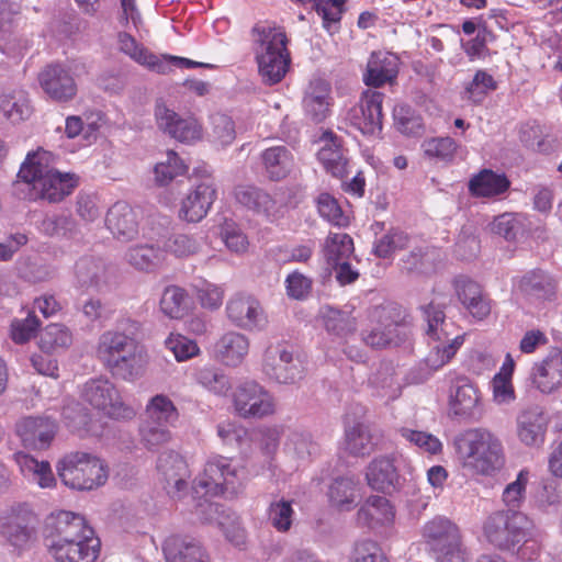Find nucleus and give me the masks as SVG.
Returning <instances> with one entry per match:
<instances>
[{"label":"nucleus","mask_w":562,"mask_h":562,"mask_svg":"<svg viewBox=\"0 0 562 562\" xmlns=\"http://www.w3.org/2000/svg\"><path fill=\"white\" fill-rule=\"evenodd\" d=\"M532 521L516 509L491 513L483 522V536L494 549L532 561L540 551V543L532 536Z\"/></svg>","instance_id":"obj_1"},{"label":"nucleus","mask_w":562,"mask_h":562,"mask_svg":"<svg viewBox=\"0 0 562 562\" xmlns=\"http://www.w3.org/2000/svg\"><path fill=\"white\" fill-rule=\"evenodd\" d=\"M18 177L27 186L31 200L50 203L60 202L78 186V177L58 171L53 165V155L42 149L27 154Z\"/></svg>","instance_id":"obj_2"},{"label":"nucleus","mask_w":562,"mask_h":562,"mask_svg":"<svg viewBox=\"0 0 562 562\" xmlns=\"http://www.w3.org/2000/svg\"><path fill=\"white\" fill-rule=\"evenodd\" d=\"M453 446L464 468L490 475L505 464L499 438L485 428L467 429L453 439Z\"/></svg>","instance_id":"obj_3"},{"label":"nucleus","mask_w":562,"mask_h":562,"mask_svg":"<svg viewBox=\"0 0 562 562\" xmlns=\"http://www.w3.org/2000/svg\"><path fill=\"white\" fill-rule=\"evenodd\" d=\"M252 36L262 81L269 86L279 83L285 77L291 64L285 33L274 27L256 25L252 29Z\"/></svg>","instance_id":"obj_4"},{"label":"nucleus","mask_w":562,"mask_h":562,"mask_svg":"<svg viewBox=\"0 0 562 562\" xmlns=\"http://www.w3.org/2000/svg\"><path fill=\"white\" fill-rule=\"evenodd\" d=\"M57 474L66 486L78 491H91L108 480L104 463L95 456L81 451L64 456L57 463Z\"/></svg>","instance_id":"obj_5"},{"label":"nucleus","mask_w":562,"mask_h":562,"mask_svg":"<svg viewBox=\"0 0 562 562\" xmlns=\"http://www.w3.org/2000/svg\"><path fill=\"white\" fill-rule=\"evenodd\" d=\"M402 311L395 304L375 306L371 312L372 326L362 330L361 340L373 349L396 347L406 338L402 330Z\"/></svg>","instance_id":"obj_6"},{"label":"nucleus","mask_w":562,"mask_h":562,"mask_svg":"<svg viewBox=\"0 0 562 562\" xmlns=\"http://www.w3.org/2000/svg\"><path fill=\"white\" fill-rule=\"evenodd\" d=\"M262 371L272 381L293 384L304 376L303 361L284 341L270 344L263 353Z\"/></svg>","instance_id":"obj_7"},{"label":"nucleus","mask_w":562,"mask_h":562,"mask_svg":"<svg viewBox=\"0 0 562 562\" xmlns=\"http://www.w3.org/2000/svg\"><path fill=\"white\" fill-rule=\"evenodd\" d=\"M36 515L25 504H19L0 516V537L21 552L36 540Z\"/></svg>","instance_id":"obj_8"},{"label":"nucleus","mask_w":562,"mask_h":562,"mask_svg":"<svg viewBox=\"0 0 562 562\" xmlns=\"http://www.w3.org/2000/svg\"><path fill=\"white\" fill-rule=\"evenodd\" d=\"M238 472L232 467L229 459L215 456L207 460L203 474L194 481L195 494L203 496H218L235 494L237 492Z\"/></svg>","instance_id":"obj_9"},{"label":"nucleus","mask_w":562,"mask_h":562,"mask_svg":"<svg viewBox=\"0 0 562 562\" xmlns=\"http://www.w3.org/2000/svg\"><path fill=\"white\" fill-rule=\"evenodd\" d=\"M233 402L236 413L243 418H262L274 413L272 395L255 381L238 385Z\"/></svg>","instance_id":"obj_10"},{"label":"nucleus","mask_w":562,"mask_h":562,"mask_svg":"<svg viewBox=\"0 0 562 562\" xmlns=\"http://www.w3.org/2000/svg\"><path fill=\"white\" fill-rule=\"evenodd\" d=\"M45 531L46 538L52 539L50 544L88 540L94 536V530L87 525L82 516L65 510L52 514L46 519Z\"/></svg>","instance_id":"obj_11"},{"label":"nucleus","mask_w":562,"mask_h":562,"mask_svg":"<svg viewBox=\"0 0 562 562\" xmlns=\"http://www.w3.org/2000/svg\"><path fill=\"white\" fill-rule=\"evenodd\" d=\"M139 327V323L127 318L120 321L115 330L104 331L100 336L97 347V356L102 364L137 345L135 335Z\"/></svg>","instance_id":"obj_12"},{"label":"nucleus","mask_w":562,"mask_h":562,"mask_svg":"<svg viewBox=\"0 0 562 562\" xmlns=\"http://www.w3.org/2000/svg\"><path fill=\"white\" fill-rule=\"evenodd\" d=\"M155 119L158 128L178 142L192 143L202 136V126L195 119L181 117L161 100L156 102Z\"/></svg>","instance_id":"obj_13"},{"label":"nucleus","mask_w":562,"mask_h":562,"mask_svg":"<svg viewBox=\"0 0 562 562\" xmlns=\"http://www.w3.org/2000/svg\"><path fill=\"white\" fill-rule=\"evenodd\" d=\"M81 397L95 409L110 417L121 416L123 403L115 385L106 378L88 380L82 387Z\"/></svg>","instance_id":"obj_14"},{"label":"nucleus","mask_w":562,"mask_h":562,"mask_svg":"<svg viewBox=\"0 0 562 562\" xmlns=\"http://www.w3.org/2000/svg\"><path fill=\"white\" fill-rule=\"evenodd\" d=\"M38 82L48 98L56 102H68L77 94V83L70 70L60 64L47 65L38 74Z\"/></svg>","instance_id":"obj_15"},{"label":"nucleus","mask_w":562,"mask_h":562,"mask_svg":"<svg viewBox=\"0 0 562 562\" xmlns=\"http://www.w3.org/2000/svg\"><path fill=\"white\" fill-rule=\"evenodd\" d=\"M15 429L25 448L45 450L52 445L58 426L49 417L29 416L16 423Z\"/></svg>","instance_id":"obj_16"},{"label":"nucleus","mask_w":562,"mask_h":562,"mask_svg":"<svg viewBox=\"0 0 562 562\" xmlns=\"http://www.w3.org/2000/svg\"><path fill=\"white\" fill-rule=\"evenodd\" d=\"M384 94L379 91L367 90L362 93L359 109L353 110L352 124L363 135H376L382 131V103Z\"/></svg>","instance_id":"obj_17"},{"label":"nucleus","mask_w":562,"mask_h":562,"mask_svg":"<svg viewBox=\"0 0 562 562\" xmlns=\"http://www.w3.org/2000/svg\"><path fill=\"white\" fill-rule=\"evenodd\" d=\"M549 419L542 407L538 405L522 409L516 418V432L521 443L527 447H539L544 441Z\"/></svg>","instance_id":"obj_18"},{"label":"nucleus","mask_w":562,"mask_h":562,"mask_svg":"<svg viewBox=\"0 0 562 562\" xmlns=\"http://www.w3.org/2000/svg\"><path fill=\"white\" fill-rule=\"evenodd\" d=\"M114 269L100 258L82 257L75 265V278L80 288L102 291L111 283Z\"/></svg>","instance_id":"obj_19"},{"label":"nucleus","mask_w":562,"mask_h":562,"mask_svg":"<svg viewBox=\"0 0 562 562\" xmlns=\"http://www.w3.org/2000/svg\"><path fill=\"white\" fill-rule=\"evenodd\" d=\"M216 199V189L212 180L196 184L182 200L179 217L188 223H198L204 218Z\"/></svg>","instance_id":"obj_20"},{"label":"nucleus","mask_w":562,"mask_h":562,"mask_svg":"<svg viewBox=\"0 0 562 562\" xmlns=\"http://www.w3.org/2000/svg\"><path fill=\"white\" fill-rule=\"evenodd\" d=\"M229 321L243 329L259 328L265 323L263 311L259 302L250 295H236L226 305Z\"/></svg>","instance_id":"obj_21"},{"label":"nucleus","mask_w":562,"mask_h":562,"mask_svg":"<svg viewBox=\"0 0 562 562\" xmlns=\"http://www.w3.org/2000/svg\"><path fill=\"white\" fill-rule=\"evenodd\" d=\"M533 383L542 393H551L562 386V350L552 347L547 356L532 367Z\"/></svg>","instance_id":"obj_22"},{"label":"nucleus","mask_w":562,"mask_h":562,"mask_svg":"<svg viewBox=\"0 0 562 562\" xmlns=\"http://www.w3.org/2000/svg\"><path fill=\"white\" fill-rule=\"evenodd\" d=\"M147 364V355L139 344L103 364L115 379L133 382L139 379Z\"/></svg>","instance_id":"obj_23"},{"label":"nucleus","mask_w":562,"mask_h":562,"mask_svg":"<svg viewBox=\"0 0 562 562\" xmlns=\"http://www.w3.org/2000/svg\"><path fill=\"white\" fill-rule=\"evenodd\" d=\"M157 469L165 481V490L171 497H179L187 488L188 469L184 460L173 451L162 452L157 460Z\"/></svg>","instance_id":"obj_24"},{"label":"nucleus","mask_w":562,"mask_h":562,"mask_svg":"<svg viewBox=\"0 0 562 562\" xmlns=\"http://www.w3.org/2000/svg\"><path fill=\"white\" fill-rule=\"evenodd\" d=\"M454 289L459 301L474 318L482 321L490 315V301L477 282L460 276L454 279Z\"/></svg>","instance_id":"obj_25"},{"label":"nucleus","mask_w":562,"mask_h":562,"mask_svg":"<svg viewBox=\"0 0 562 562\" xmlns=\"http://www.w3.org/2000/svg\"><path fill=\"white\" fill-rule=\"evenodd\" d=\"M105 225L113 236L121 241H130L138 234L136 213L125 202H116L109 209Z\"/></svg>","instance_id":"obj_26"},{"label":"nucleus","mask_w":562,"mask_h":562,"mask_svg":"<svg viewBox=\"0 0 562 562\" xmlns=\"http://www.w3.org/2000/svg\"><path fill=\"white\" fill-rule=\"evenodd\" d=\"M517 286L525 296L541 301L554 300L558 291L554 277L539 268L527 271Z\"/></svg>","instance_id":"obj_27"},{"label":"nucleus","mask_w":562,"mask_h":562,"mask_svg":"<svg viewBox=\"0 0 562 562\" xmlns=\"http://www.w3.org/2000/svg\"><path fill=\"white\" fill-rule=\"evenodd\" d=\"M463 344V336H457L449 345H436L431 348L419 369L412 371L411 380L413 383H424L429 379L432 372L442 368L456 355L457 350Z\"/></svg>","instance_id":"obj_28"},{"label":"nucleus","mask_w":562,"mask_h":562,"mask_svg":"<svg viewBox=\"0 0 562 562\" xmlns=\"http://www.w3.org/2000/svg\"><path fill=\"white\" fill-rule=\"evenodd\" d=\"M166 562H209L200 541L191 537L172 536L164 544Z\"/></svg>","instance_id":"obj_29"},{"label":"nucleus","mask_w":562,"mask_h":562,"mask_svg":"<svg viewBox=\"0 0 562 562\" xmlns=\"http://www.w3.org/2000/svg\"><path fill=\"white\" fill-rule=\"evenodd\" d=\"M57 562H95L100 552V540L94 536L64 544H49Z\"/></svg>","instance_id":"obj_30"},{"label":"nucleus","mask_w":562,"mask_h":562,"mask_svg":"<svg viewBox=\"0 0 562 562\" xmlns=\"http://www.w3.org/2000/svg\"><path fill=\"white\" fill-rule=\"evenodd\" d=\"M424 537L434 553L447 548H456V543L461 542L459 528L443 517H436L428 521L424 527Z\"/></svg>","instance_id":"obj_31"},{"label":"nucleus","mask_w":562,"mask_h":562,"mask_svg":"<svg viewBox=\"0 0 562 562\" xmlns=\"http://www.w3.org/2000/svg\"><path fill=\"white\" fill-rule=\"evenodd\" d=\"M398 74L396 56L387 53H372L367 71L363 75L364 83L369 87H381L392 82Z\"/></svg>","instance_id":"obj_32"},{"label":"nucleus","mask_w":562,"mask_h":562,"mask_svg":"<svg viewBox=\"0 0 562 562\" xmlns=\"http://www.w3.org/2000/svg\"><path fill=\"white\" fill-rule=\"evenodd\" d=\"M367 482L373 490L389 493L396 488L398 473L391 457L373 459L367 468Z\"/></svg>","instance_id":"obj_33"},{"label":"nucleus","mask_w":562,"mask_h":562,"mask_svg":"<svg viewBox=\"0 0 562 562\" xmlns=\"http://www.w3.org/2000/svg\"><path fill=\"white\" fill-rule=\"evenodd\" d=\"M249 341L243 334L228 331L215 344V357L228 367L239 366L248 353Z\"/></svg>","instance_id":"obj_34"},{"label":"nucleus","mask_w":562,"mask_h":562,"mask_svg":"<svg viewBox=\"0 0 562 562\" xmlns=\"http://www.w3.org/2000/svg\"><path fill=\"white\" fill-rule=\"evenodd\" d=\"M479 403L476 387L467 376H459L451 386L450 405L453 414L461 417H471Z\"/></svg>","instance_id":"obj_35"},{"label":"nucleus","mask_w":562,"mask_h":562,"mask_svg":"<svg viewBox=\"0 0 562 562\" xmlns=\"http://www.w3.org/2000/svg\"><path fill=\"white\" fill-rule=\"evenodd\" d=\"M261 162L266 176L271 181H280L286 178L294 165L291 150L285 146H273L261 153Z\"/></svg>","instance_id":"obj_36"},{"label":"nucleus","mask_w":562,"mask_h":562,"mask_svg":"<svg viewBox=\"0 0 562 562\" xmlns=\"http://www.w3.org/2000/svg\"><path fill=\"white\" fill-rule=\"evenodd\" d=\"M510 181L504 173L483 169L469 181V191L473 196L490 198L503 194L508 190Z\"/></svg>","instance_id":"obj_37"},{"label":"nucleus","mask_w":562,"mask_h":562,"mask_svg":"<svg viewBox=\"0 0 562 562\" xmlns=\"http://www.w3.org/2000/svg\"><path fill=\"white\" fill-rule=\"evenodd\" d=\"M119 43L121 50L138 64L144 65L158 74H167L169 71V63L166 58H160L159 56L148 52L128 33H120Z\"/></svg>","instance_id":"obj_38"},{"label":"nucleus","mask_w":562,"mask_h":562,"mask_svg":"<svg viewBox=\"0 0 562 562\" xmlns=\"http://www.w3.org/2000/svg\"><path fill=\"white\" fill-rule=\"evenodd\" d=\"M324 146L318 150L317 158L324 168L336 178H342L346 172V159L344 158L337 136L326 131L323 133Z\"/></svg>","instance_id":"obj_39"},{"label":"nucleus","mask_w":562,"mask_h":562,"mask_svg":"<svg viewBox=\"0 0 562 562\" xmlns=\"http://www.w3.org/2000/svg\"><path fill=\"white\" fill-rule=\"evenodd\" d=\"M0 112L12 123H20L31 116L32 106L26 93L19 90L0 95Z\"/></svg>","instance_id":"obj_40"},{"label":"nucleus","mask_w":562,"mask_h":562,"mask_svg":"<svg viewBox=\"0 0 562 562\" xmlns=\"http://www.w3.org/2000/svg\"><path fill=\"white\" fill-rule=\"evenodd\" d=\"M370 385L381 392V395L394 398L398 395L401 383L396 368L391 361H383L369 379Z\"/></svg>","instance_id":"obj_41"},{"label":"nucleus","mask_w":562,"mask_h":562,"mask_svg":"<svg viewBox=\"0 0 562 562\" xmlns=\"http://www.w3.org/2000/svg\"><path fill=\"white\" fill-rule=\"evenodd\" d=\"M234 195L239 204L257 213H268L274 205L271 195L255 186H237Z\"/></svg>","instance_id":"obj_42"},{"label":"nucleus","mask_w":562,"mask_h":562,"mask_svg":"<svg viewBox=\"0 0 562 562\" xmlns=\"http://www.w3.org/2000/svg\"><path fill=\"white\" fill-rule=\"evenodd\" d=\"M440 261V251L436 247H417L403 258L404 268L409 272L429 273Z\"/></svg>","instance_id":"obj_43"},{"label":"nucleus","mask_w":562,"mask_h":562,"mask_svg":"<svg viewBox=\"0 0 562 562\" xmlns=\"http://www.w3.org/2000/svg\"><path fill=\"white\" fill-rule=\"evenodd\" d=\"M323 318L326 330L333 335L348 337L356 331V318L350 311L326 306L323 311Z\"/></svg>","instance_id":"obj_44"},{"label":"nucleus","mask_w":562,"mask_h":562,"mask_svg":"<svg viewBox=\"0 0 562 562\" xmlns=\"http://www.w3.org/2000/svg\"><path fill=\"white\" fill-rule=\"evenodd\" d=\"M374 443L367 426L357 423L345 430V449L352 456L364 457L372 452Z\"/></svg>","instance_id":"obj_45"},{"label":"nucleus","mask_w":562,"mask_h":562,"mask_svg":"<svg viewBox=\"0 0 562 562\" xmlns=\"http://www.w3.org/2000/svg\"><path fill=\"white\" fill-rule=\"evenodd\" d=\"M514 369L515 362L510 355H507L501 371L495 374L492 381L494 401L498 404H508L515 400V391L512 384Z\"/></svg>","instance_id":"obj_46"},{"label":"nucleus","mask_w":562,"mask_h":562,"mask_svg":"<svg viewBox=\"0 0 562 562\" xmlns=\"http://www.w3.org/2000/svg\"><path fill=\"white\" fill-rule=\"evenodd\" d=\"M353 251V241L348 234L330 233L326 238L324 256L328 266L347 261Z\"/></svg>","instance_id":"obj_47"},{"label":"nucleus","mask_w":562,"mask_h":562,"mask_svg":"<svg viewBox=\"0 0 562 562\" xmlns=\"http://www.w3.org/2000/svg\"><path fill=\"white\" fill-rule=\"evenodd\" d=\"M161 312L170 318H182L189 311V296L184 289L169 285L160 299Z\"/></svg>","instance_id":"obj_48"},{"label":"nucleus","mask_w":562,"mask_h":562,"mask_svg":"<svg viewBox=\"0 0 562 562\" xmlns=\"http://www.w3.org/2000/svg\"><path fill=\"white\" fill-rule=\"evenodd\" d=\"M331 504L340 509L349 510L357 497V484L352 477H336L328 492Z\"/></svg>","instance_id":"obj_49"},{"label":"nucleus","mask_w":562,"mask_h":562,"mask_svg":"<svg viewBox=\"0 0 562 562\" xmlns=\"http://www.w3.org/2000/svg\"><path fill=\"white\" fill-rule=\"evenodd\" d=\"M72 341L69 329L61 324L47 325L40 335V348L50 353L58 348H67Z\"/></svg>","instance_id":"obj_50"},{"label":"nucleus","mask_w":562,"mask_h":562,"mask_svg":"<svg viewBox=\"0 0 562 562\" xmlns=\"http://www.w3.org/2000/svg\"><path fill=\"white\" fill-rule=\"evenodd\" d=\"M44 234L50 237H72L77 234V223L69 214L46 216L41 224Z\"/></svg>","instance_id":"obj_51"},{"label":"nucleus","mask_w":562,"mask_h":562,"mask_svg":"<svg viewBox=\"0 0 562 562\" xmlns=\"http://www.w3.org/2000/svg\"><path fill=\"white\" fill-rule=\"evenodd\" d=\"M394 124L405 135H419L423 132V120L407 104H397L393 109Z\"/></svg>","instance_id":"obj_52"},{"label":"nucleus","mask_w":562,"mask_h":562,"mask_svg":"<svg viewBox=\"0 0 562 562\" xmlns=\"http://www.w3.org/2000/svg\"><path fill=\"white\" fill-rule=\"evenodd\" d=\"M125 258L136 269L148 271L158 266L161 255L154 246L140 245L130 248Z\"/></svg>","instance_id":"obj_53"},{"label":"nucleus","mask_w":562,"mask_h":562,"mask_svg":"<svg viewBox=\"0 0 562 562\" xmlns=\"http://www.w3.org/2000/svg\"><path fill=\"white\" fill-rule=\"evenodd\" d=\"M186 170L187 167L178 157L177 153L169 150L167 153V160L158 162L155 166V180L159 186H167L177 176L184 173Z\"/></svg>","instance_id":"obj_54"},{"label":"nucleus","mask_w":562,"mask_h":562,"mask_svg":"<svg viewBox=\"0 0 562 562\" xmlns=\"http://www.w3.org/2000/svg\"><path fill=\"white\" fill-rule=\"evenodd\" d=\"M409 237L401 229L392 228L383 235L374 245V255L379 258H387L394 251L405 248L408 245Z\"/></svg>","instance_id":"obj_55"},{"label":"nucleus","mask_w":562,"mask_h":562,"mask_svg":"<svg viewBox=\"0 0 562 562\" xmlns=\"http://www.w3.org/2000/svg\"><path fill=\"white\" fill-rule=\"evenodd\" d=\"M210 136L221 146H227L233 143L236 137L235 124L232 117L223 113L211 115Z\"/></svg>","instance_id":"obj_56"},{"label":"nucleus","mask_w":562,"mask_h":562,"mask_svg":"<svg viewBox=\"0 0 562 562\" xmlns=\"http://www.w3.org/2000/svg\"><path fill=\"white\" fill-rule=\"evenodd\" d=\"M200 244L187 234H171L164 241V249L177 258L189 257L198 252Z\"/></svg>","instance_id":"obj_57"},{"label":"nucleus","mask_w":562,"mask_h":562,"mask_svg":"<svg viewBox=\"0 0 562 562\" xmlns=\"http://www.w3.org/2000/svg\"><path fill=\"white\" fill-rule=\"evenodd\" d=\"M293 509L290 501L279 499L270 503L268 519L281 532H285L292 525Z\"/></svg>","instance_id":"obj_58"},{"label":"nucleus","mask_w":562,"mask_h":562,"mask_svg":"<svg viewBox=\"0 0 562 562\" xmlns=\"http://www.w3.org/2000/svg\"><path fill=\"white\" fill-rule=\"evenodd\" d=\"M490 231L512 241L522 232V225L517 215L504 213L494 218L490 224Z\"/></svg>","instance_id":"obj_59"},{"label":"nucleus","mask_w":562,"mask_h":562,"mask_svg":"<svg viewBox=\"0 0 562 562\" xmlns=\"http://www.w3.org/2000/svg\"><path fill=\"white\" fill-rule=\"evenodd\" d=\"M527 482L528 472L522 470L519 472L516 480L505 487L502 498L507 507L506 509L518 510L525 501Z\"/></svg>","instance_id":"obj_60"},{"label":"nucleus","mask_w":562,"mask_h":562,"mask_svg":"<svg viewBox=\"0 0 562 562\" xmlns=\"http://www.w3.org/2000/svg\"><path fill=\"white\" fill-rule=\"evenodd\" d=\"M443 305L430 302L428 305L423 306L425 318L428 324L427 334L436 340L448 338L447 333L443 330L446 314Z\"/></svg>","instance_id":"obj_61"},{"label":"nucleus","mask_w":562,"mask_h":562,"mask_svg":"<svg viewBox=\"0 0 562 562\" xmlns=\"http://www.w3.org/2000/svg\"><path fill=\"white\" fill-rule=\"evenodd\" d=\"M426 156L439 160H451L457 149V144L451 137H436L423 143Z\"/></svg>","instance_id":"obj_62"},{"label":"nucleus","mask_w":562,"mask_h":562,"mask_svg":"<svg viewBox=\"0 0 562 562\" xmlns=\"http://www.w3.org/2000/svg\"><path fill=\"white\" fill-rule=\"evenodd\" d=\"M496 88L497 83L490 74L484 70H477L467 87L465 93L473 102H481L488 91H494Z\"/></svg>","instance_id":"obj_63"},{"label":"nucleus","mask_w":562,"mask_h":562,"mask_svg":"<svg viewBox=\"0 0 562 562\" xmlns=\"http://www.w3.org/2000/svg\"><path fill=\"white\" fill-rule=\"evenodd\" d=\"M352 562H387L382 549L372 540H362L355 544Z\"/></svg>","instance_id":"obj_64"}]
</instances>
